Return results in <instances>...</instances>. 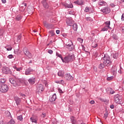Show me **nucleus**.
<instances>
[{"label":"nucleus","instance_id":"obj_1","mask_svg":"<svg viewBox=\"0 0 124 124\" xmlns=\"http://www.w3.org/2000/svg\"><path fill=\"white\" fill-rule=\"evenodd\" d=\"M103 63L99 65V68L100 69H103L104 67H109L112 64V61H111V58L107 54H104V57L102 58Z\"/></svg>","mask_w":124,"mask_h":124},{"label":"nucleus","instance_id":"obj_2","mask_svg":"<svg viewBox=\"0 0 124 124\" xmlns=\"http://www.w3.org/2000/svg\"><path fill=\"white\" fill-rule=\"evenodd\" d=\"M5 79H0V92L4 93H7V92H8V90L9 89L8 85L5 84Z\"/></svg>","mask_w":124,"mask_h":124},{"label":"nucleus","instance_id":"obj_3","mask_svg":"<svg viewBox=\"0 0 124 124\" xmlns=\"http://www.w3.org/2000/svg\"><path fill=\"white\" fill-rule=\"evenodd\" d=\"M75 56L73 54H69L68 56L65 57L64 59L62 58V61L63 62H65V63H68V62H73Z\"/></svg>","mask_w":124,"mask_h":124},{"label":"nucleus","instance_id":"obj_4","mask_svg":"<svg viewBox=\"0 0 124 124\" xmlns=\"http://www.w3.org/2000/svg\"><path fill=\"white\" fill-rule=\"evenodd\" d=\"M9 80V82L14 87H19L20 86L21 80L19 78H11Z\"/></svg>","mask_w":124,"mask_h":124},{"label":"nucleus","instance_id":"obj_5","mask_svg":"<svg viewBox=\"0 0 124 124\" xmlns=\"http://www.w3.org/2000/svg\"><path fill=\"white\" fill-rule=\"evenodd\" d=\"M45 90V87L44 85L42 84H39L36 86V93L38 94H41Z\"/></svg>","mask_w":124,"mask_h":124},{"label":"nucleus","instance_id":"obj_6","mask_svg":"<svg viewBox=\"0 0 124 124\" xmlns=\"http://www.w3.org/2000/svg\"><path fill=\"white\" fill-rule=\"evenodd\" d=\"M114 100L115 103H117V104H121L122 97H121V95L119 94H116L114 96Z\"/></svg>","mask_w":124,"mask_h":124},{"label":"nucleus","instance_id":"obj_7","mask_svg":"<svg viewBox=\"0 0 124 124\" xmlns=\"http://www.w3.org/2000/svg\"><path fill=\"white\" fill-rule=\"evenodd\" d=\"M23 52L24 55L26 57H28L29 59H31L32 58V54L30 52L28 48L25 47L23 48Z\"/></svg>","mask_w":124,"mask_h":124},{"label":"nucleus","instance_id":"obj_8","mask_svg":"<svg viewBox=\"0 0 124 124\" xmlns=\"http://www.w3.org/2000/svg\"><path fill=\"white\" fill-rule=\"evenodd\" d=\"M2 72L4 74H12V72H11V70L9 69V68L7 67H3L2 68Z\"/></svg>","mask_w":124,"mask_h":124},{"label":"nucleus","instance_id":"obj_9","mask_svg":"<svg viewBox=\"0 0 124 124\" xmlns=\"http://www.w3.org/2000/svg\"><path fill=\"white\" fill-rule=\"evenodd\" d=\"M64 78L66 81H73V80H74V78L70 73L65 74Z\"/></svg>","mask_w":124,"mask_h":124},{"label":"nucleus","instance_id":"obj_10","mask_svg":"<svg viewBox=\"0 0 124 124\" xmlns=\"http://www.w3.org/2000/svg\"><path fill=\"white\" fill-rule=\"evenodd\" d=\"M101 12L105 14H108L109 12H111V9L108 7H105L101 10Z\"/></svg>","mask_w":124,"mask_h":124},{"label":"nucleus","instance_id":"obj_11","mask_svg":"<svg viewBox=\"0 0 124 124\" xmlns=\"http://www.w3.org/2000/svg\"><path fill=\"white\" fill-rule=\"evenodd\" d=\"M70 42H71V44L67 43L66 44V48L68 49L69 51H72V50L74 49V47L73 46V45L72 44V42L70 40Z\"/></svg>","mask_w":124,"mask_h":124},{"label":"nucleus","instance_id":"obj_12","mask_svg":"<svg viewBox=\"0 0 124 124\" xmlns=\"http://www.w3.org/2000/svg\"><path fill=\"white\" fill-rule=\"evenodd\" d=\"M56 99H57V94H56V93H54L53 95L49 96V100L50 102L55 101Z\"/></svg>","mask_w":124,"mask_h":124},{"label":"nucleus","instance_id":"obj_13","mask_svg":"<svg viewBox=\"0 0 124 124\" xmlns=\"http://www.w3.org/2000/svg\"><path fill=\"white\" fill-rule=\"evenodd\" d=\"M31 72H33V69H31V68L29 67V68L27 69L25 71V75H31Z\"/></svg>","mask_w":124,"mask_h":124},{"label":"nucleus","instance_id":"obj_14","mask_svg":"<svg viewBox=\"0 0 124 124\" xmlns=\"http://www.w3.org/2000/svg\"><path fill=\"white\" fill-rule=\"evenodd\" d=\"M47 0H43L42 1V3L44 6V7L46 9L49 8V5H48V3H47V2L46 1Z\"/></svg>","mask_w":124,"mask_h":124},{"label":"nucleus","instance_id":"obj_15","mask_svg":"<svg viewBox=\"0 0 124 124\" xmlns=\"http://www.w3.org/2000/svg\"><path fill=\"white\" fill-rule=\"evenodd\" d=\"M28 81L30 85H33L35 83V78H31Z\"/></svg>","mask_w":124,"mask_h":124},{"label":"nucleus","instance_id":"obj_16","mask_svg":"<svg viewBox=\"0 0 124 124\" xmlns=\"http://www.w3.org/2000/svg\"><path fill=\"white\" fill-rule=\"evenodd\" d=\"M66 23L67 26H71L74 24V21L72 20L71 19H67L66 21Z\"/></svg>","mask_w":124,"mask_h":124},{"label":"nucleus","instance_id":"obj_17","mask_svg":"<svg viewBox=\"0 0 124 124\" xmlns=\"http://www.w3.org/2000/svg\"><path fill=\"white\" fill-rule=\"evenodd\" d=\"M15 100L16 105H20L21 104V99L18 97H15Z\"/></svg>","mask_w":124,"mask_h":124},{"label":"nucleus","instance_id":"obj_18","mask_svg":"<svg viewBox=\"0 0 124 124\" xmlns=\"http://www.w3.org/2000/svg\"><path fill=\"white\" fill-rule=\"evenodd\" d=\"M44 25L46 29H52V25L50 24H48L46 21L44 22Z\"/></svg>","mask_w":124,"mask_h":124},{"label":"nucleus","instance_id":"obj_19","mask_svg":"<svg viewBox=\"0 0 124 124\" xmlns=\"http://www.w3.org/2000/svg\"><path fill=\"white\" fill-rule=\"evenodd\" d=\"M76 4H78V5H82L83 3H84V1L83 0H78L77 1H75L74 2Z\"/></svg>","mask_w":124,"mask_h":124},{"label":"nucleus","instance_id":"obj_20","mask_svg":"<svg viewBox=\"0 0 124 124\" xmlns=\"http://www.w3.org/2000/svg\"><path fill=\"white\" fill-rule=\"evenodd\" d=\"M64 5L65 8H72V7H73V5H72V4H68L67 3H65Z\"/></svg>","mask_w":124,"mask_h":124},{"label":"nucleus","instance_id":"obj_21","mask_svg":"<svg viewBox=\"0 0 124 124\" xmlns=\"http://www.w3.org/2000/svg\"><path fill=\"white\" fill-rule=\"evenodd\" d=\"M64 75V72L62 71H60L58 73V76H59L60 77H63V75Z\"/></svg>","mask_w":124,"mask_h":124},{"label":"nucleus","instance_id":"obj_22","mask_svg":"<svg viewBox=\"0 0 124 124\" xmlns=\"http://www.w3.org/2000/svg\"><path fill=\"white\" fill-rule=\"evenodd\" d=\"M70 120L72 124H75L76 123V120H75V118L74 116H71L70 117Z\"/></svg>","mask_w":124,"mask_h":124},{"label":"nucleus","instance_id":"obj_23","mask_svg":"<svg viewBox=\"0 0 124 124\" xmlns=\"http://www.w3.org/2000/svg\"><path fill=\"white\" fill-rule=\"evenodd\" d=\"M111 71L113 73V74H115V73L117 72V67L115 66L112 67Z\"/></svg>","mask_w":124,"mask_h":124},{"label":"nucleus","instance_id":"obj_24","mask_svg":"<svg viewBox=\"0 0 124 124\" xmlns=\"http://www.w3.org/2000/svg\"><path fill=\"white\" fill-rule=\"evenodd\" d=\"M99 5H101V6H103V5H105L106 3L104 1H99L98 2Z\"/></svg>","mask_w":124,"mask_h":124},{"label":"nucleus","instance_id":"obj_25","mask_svg":"<svg viewBox=\"0 0 124 124\" xmlns=\"http://www.w3.org/2000/svg\"><path fill=\"white\" fill-rule=\"evenodd\" d=\"M73 29L76 31L78 30V25L77 24H74L73 25Z\"/></svg>","mask_w":124,"mask_h":124},{"label":"nucleus","instance_id":"obj_26","mask_svg":"<svg viewBox=\"0 0 124 124\" xmlns=\"http://www.w3.org/2000/svg\"><path fill=\"white\" fill-rule=\"evenodd\" d=\"M91 46L93 47V48H96L97 46H98V44L95 42H93Z\"/></svg>","mask_w":124,"mask_h":124},{"label":"nucleus","instance_id":"obj_27","mask_svg":"<svg viewBox=\"0 0 124 124\" xmlns=\"http://www.w3.org/2000/svg\"><path fill=\"white\" fill-rule=\"evenodd\" d=\"M13 68H14V69H16V71H21V70H22V68L21 67H19V68H17V66H13Z\"/></svg>","mask_w":124,"mask_h":124},{"label":"nucleus","instance_id":"obj_28","mask_svg":"<svg viewBox=\"0 0 124 124\" xmlns=\"http://www.w3.org/2000/svg\"><path fill=\"white\" fill-rule=\"evenodd\" d=\"M30 120L32 123H35V124H37V120L36 119H34L33 117H31L30 118Z\"/></svg>","mask_w":124,"mask_h":124},{"label":"nucleus","instance_id":"obj_29","mask_svg":"<svg viewBox=\"0 0 124 124\" xmlns=\"http://www.w3.org/2000/svg\"><path fill=\"white\" fill-rule=\"evenodd\" d=\"M108 29H109V27L107 26H105L104 28L102 29L101 31H108Z\"/></svg>","mask_w":124,"mask_h":124},{"label":"nucleus","instance_id":"obj_30","mask_svg":"<svg viewBox=\"0 0 124 124\" xmlns=\"http://www.w3.org/2000/svg\"><path fill=\"white\" fill-rule=\"evenodd\" d=\"M104 119H105V120H106V119H107V118H108V111H106L105 113L104 114Z\"/></svg>","mask_w":124,"mask_h":124},{"label":"nucleus","instance_id":"obj_31","mask_svg":"<svg viewBox=\"0 0 124 124\" xmlns=\"http://www.w3.org/2000/svg\"><path fill=\"white\" fill-rule=\"evenodd\" d=\"M16 21H20L22 19V17L21 15H19L16 16Z\"/></svg>","mask_w":124,"mask_h":124},{"label":"nucleus","instance_id":"obj_32","mask_svg":"<svg viewBox=\"0 0 124 124\" xmlns=\"http://www.w3.org/2000/svg\"><path fill=\"white\" fill-rule=\"evenodd\" d=\"M49 33L51 36H54V35H55V32L53 30L49 31Z\"/></svg>","mask_w":124,"mask_h":124},{"label":"nucleus","instance_id":"obj_33","mask_svg":"<svg viewBox=\"0 0 124 124\" xmlns=\"http://www.w3.org/2000/svg\"><path fill=\"white\" fill-rule=\"evenodd\" d=\"M105 25H106V27H108V28H110V21H107L105 23Z\"/></svg>","mask_w":124,"mask_h":124},{"label":"nucleus","instance_id":"obj_34","mask_svg":"<svg viewBox=\"0 0 124 124\" xmlns=\"http://www.w3.org/2000/svg\"><path fill=\"white\" fill-rule=\"evenodd\" d=\"M108 91H109L110 94H113V93H115V91H114V90H112V88H108Z\"/></svg>","mask_w":124,"mask_h":124},{"label":"nucleus","instance_id":"obj_35","mask_svg":"<svg viewBox=\"0 0 124 124\" xmlns=\"http://www.w3.org/2000/svg\"><path fill=\"white\" fill-rule=\"evenodd\" d=\"M118 56H119L118 53H114L112 55V57L114 59H118Z\"/></svg>","mask_w":124,"mask_h":124},{"label":"nucleus","instance_id":"obj_36","mask_svg":"<svg viewBox=\"0 0 124 124\" xmlns=\"http://www.w3.org/2000/svg\"><path fill=\"white\" fill-rule=\"evenodd\" d=\"M86 21H89V22H93V18H91V17H87L86 19Z\"/></svg>","mask_w":124,"mask_h":124},{"label":"nucleus","instance_id":"obj_37","mask_svg":"<svg viewBox=\"0 0 124 124\" xmlns=\"http://www.w3.org/2000/svg\"><path fill=\"white\" fill-rule=\"evenodd\" d=\"M8 124H15V121L13 120H11L9 122L7 123Z\"/></svg>","mask_w":124,"mask_h":124},{"label":"nucleus","instance_id":"obj_38","mask_svg":"<svg viewBox=\"0 0 124 124\" xmlns=\"http://www.w3.org/2000/svg\"><path fill=\"white\" fill-rule=\"evenodd\" d=\"M17 120H19V121H20V122H21V121L23 120V116H22V115H20L17 117Z\"/></svg>","mask_w":124,"mask_h":124},{"label":"nucleus","instance_id":"obj_39","mask_svg":"<svg viewBox=\"0 0 124 124\" xmlns=\"http://www.w3.org/2000/svg\"><path fill=\"white\" fill-rule=\"evenodd\" d=\"M14 53L16 54V55H19V49H14Z\"/></svg>","mask_w":124,"mask_h":124},{"label":"nucleus","instance_id":"obj_40","mask_svg":"<svg viewBox=\"0 0 124 124\" xmlns=\"http://www.w3.org/2000/svg\"><path fill=\"white\" fill-rule=\"evenodd\" d=\"M112 38H113L115 40H118V37H117V35H116V34H114L113 35H112Z\"/></svg>","mask_w":124,"mask_h":124},{"label":"nucleus","instance_id":"obj_41","mask_svg":"<svg viewBox=\"0 0 124 124\" xmlns=\"http://www.w3.org/2000/svg\"><path fill=\"white\" fill-rule=\"evenodd\" d=\"M7 51H11V50H12V47L10 46H7Z\"/></svg>","mask_w":124,"mask_h":124},{"label":"nucleus","instance_id":"obj_42","mask_svg":"<svg viewBox=\"0 0 124 124\" xmlns=\"http://www.w3.org/2000/svg\"><path fill=\"white\" fill-rule=\"evenodd\" d=\"M56 56L59 58H61V60H62V54H60L59 53L56 52Z\"/></svg>","mask_w":124,"mask_h":124},{"label":"nucleus","instance_id":"obj_43","mask_svg":"<svg viewBox=\"0 0 124 124\" xmlns=\"http://www.w3.org/2000/svg\"><path fill=\"white\" fill-rule=\"evenodd\" d=\"M113 78V76L108 77V78H107V80L108 81H111V80H112Z\"/></svg>","mask_w":124,"mask_h":124},{"label":"nucleus","instance_id":"obj_44","mask_svg":"<svg viewBox=\"0 0 124 124\" xmlns=\"http://www.w3.org/2000/svg\"><path fill=\"white\" fill-rule=\"evenodd\" d=\"M47 53H48L50 55H52V54H53V50H52L51 49H48L47 51Z\"/></svg>","mask_w":124,"mask_h":124},{"label":"nucleus","instance_id":"obj_45","mask_svg":"<svg viewBox=\"0 0 124 124\" xmlns=\"http://www.w3.org/2000/svg\"><path fill=\"white\" fill-rule=\"evenodd\" d=\"M0 124H8V123H6V122L4 121L3 120H1L0 122Z\"/></svg>","mask_w":124,"mask_h":124},{"label":"nucleus","instance_id":"obj_46","mask_svg":"<svg viewBox=\"0 0 124 124\" xmlns=\"http://www.w3.org/2000/svg\"><path fill=\"white\" fill-rule=\"evenodd\" d=\"M116 5H117V4H114L113 3H110V6L111 7H115L116 6Z\"/></svg>","mask_w":124,"mask_h":124},{"label":"nucleus","instance_id":"obj_47","mask_svg":"<svg viewBox=\"0 0 124 124\" xmlns=\"http://www.w3.org/2000/svg\"><path fill=\"white\" fill-rule=\"evenodd\" d=\"M3 34V30L2 29H0V36Z\"/></svg>","mask_w":124,"mask_h":124},{"label":"nucleus","instance_id":"obj_48","mask_svg":"<svg viewBox=\"0 0 124 124\" xmlns=\"http://www.w3.org/2000/svg\"><path fill=\"white\" fill-rule=\"evenodd\" d=\"M58 91H59V93H63V92H62V89H61V88L58 89Z\"/></svg>","mask_w":124,"mask_h":124},{"label":"nucleus","instance_id":"obj_49","mask_svg":"<svg viewBox=\"0 0 124 124\" xmlns=\"http://www.w3.org/2000/svg\"><path fill=\"white\" fill-rule=\"evenodd\" d=\"M41 117H42V118H45V117H46V113H45V112H43V113H42V114L41 115Z\"/></svg>","mask_w":124,"mask_h":124},{"label":"nucleus","instance_id":"obj_50","mask_svg":"<svg viewBox=\"0 0 124 124\" xmlns=\"http://www.w3.org/2000/svg\"><path fill=\"white\" fill-rule=\"evenodd\" d=\"M20 9H22V11H25V10L26 9V7H24V6H22L20 7Z\"/></svg>","mask_w":124,"mask_h":124},{"label":"nucleus","instance_id":"obj_51","mask_svg":"<svg viewBox=\"0 0 124 124\" xmlns=\"http://www.w3.org/2000/svg\"><path fill=\"white\" fill-rule=\"evenodd\" d=\"M89 7H86L84 11L85 12H89Z\"/></svg>","mask_w":124,"mask_h":124},{"label":"nucleus","instance_id":"obj_52","mask_svg":"<svg viewBox=\"0 0 124 124\" xmlns=\"http://www.w3.org/2000/svg\"><path fill=\"white\" fill-rule=\"evenodd\" d=\"M78 41H79V42H80V43H82V42H83V39H81V38H78Z\"/></svg>","mask_w":124,"mask_h":124},{"label":"nucleus","instance_id":"obj_53","mask_svg":"<svg viewBox=\"0 0 124 124\" xmlns=\"http://www.w3.org/2000/svg\"><path fill=\"white\" fill-rule=\"evenodd\" d=\"M21 35H18V36H17V41H19V40H20L21 39Z\"/></svg>","mask_w":124,"mask_h":124},{"label":"nucleus","instance_id":"obj_54","mask_svg":"<svg viewBox=\"0 0 124 124\" xmlns=\"http://www.w3.org/2000/svg\"><path fill=\"white\" fill-rule=\"evenodd\" d=\"M8 59H12V58H13V55H12V54L9 55L8 56Z\"/></svg>","mask_w":124,"mask_h":124},{"label":"nucleus","instance_id":"obj_55","mask_svg":"<svg viewBox=\"0 0 124 124\" xmlns=\"http://www.w3.org/2000/svg\"><path fill=\"white\" fill-rule=\"evenodd\" d=\"M110 108H111V109H114V108H115V106H114V105H111L110 106Z\"/></svg>","mask_w":124,"mask_h":124},{"label":"nucleus","instance_id":"obj_56","mask_svg":"<svg viewBox=\"0 0 124 124\" xmlns=\"http://www.w3.org/2000/svg\"><path fill=\"white\" fill-rule=\"evenodd\" d=\"M90 104H94V101L92 100L90 102Z\"/></svg>","mask_w":124,"mask_h":124},{"label":"nucleus","instance_id":"obj_57","mask_svg":"<svg viewBox=\"0 0 124 124\" xmlns=\"http://www.w3.org/2000/svg\"><path fill=\"white\" fill-rule=\"evenodd\" d=\"M121 19L123 20V21H124V14L122 15Z\"/></svg>","mask_w":124,"mask_h":124},{"label":"nucleus","instance_id":"obj_58","mask_svg":"<svg viewBox=\"0 0 124 124\" xmlns=\"http://www.w3.org/2000/svg\"><path fill=\"white\" fill-rule=\"evenodd\" d=\"M2 3H5L6 2V0H1Z\"/></svg>","mask_w":124,"mask_h":124},{"label":"nucleus","instance_id":"obj_59","mask_svg":"<svg viewBox=\"0 0 124 124\" xmlns=\"http://www.w3.org/2000/svg\"><path fill=\"white\" fill-rule=\"evenodd\" d=\"M6 113H7L8 114V116L9 117L10 116V115H11L10 114V112H9V111H6Z\"/></svg>","mask_w":124,"mask_h":124},{"label":"nucleus","instance_id":"obj_60","mask_svg":"<svg viewBox=\"0 0 124 124\" xmlns=\"http://www.w3.org/2000/svg\"><path fill=\"white\" fill-rule=\"evenodd\" d=\"M56 33L57 34H60V30H57Z\"/></svg>","mask_w":124,"mask_h":124},{"label":"nucleus","instance_id":"obj_61","mask_svg":"<svg viewBox=\"0 0 124 124\" xmlns=\"http://www.w3.org/2000/svg\"><path fill=\"white\" fill-rule=\"evenodd\" d=\"M119 73H122V68L120 67V70L118 71Z\"/></svg>","mask_w":124,"mask_h":124},{"label":"nucleus","instance_id":"obj_62","mask_svg":"<svg viewBox=\"0 0 124 124\" xmlns=\"http://www.w3.org/2000/svg\"><path fill=\"white\" fill-rule=\"evenodd\" d=\"M122 32L124 33V26L122 27Z\"/></svg>","mask_w":124,"mask_h":124},{"label":"nucleus","instance_id":"obj_63","mask_svg":"<svg viewBox=\"0 0 124 124\" xmlns=\"http://www.w3.org/2000/svg\"><path fill=\"white\" fill-rule=\"evenodd\" d=\"M60 82H61V84H62V83H64V81H63V80H61V81H60Z\"/></svg>","mask_w":124,"mask_h":124},{"label":"nucleus","instance_id":"obj_64","mask_svg":"<svg viewBox=\"0 0 124 124\" xmlns=\"http://www.w3.org/2000/svg\"><path fill=\"white\" fill-rule=\"evenodd\" d=\"M21 96H23V97L26 96V95H25V94H21Z\"/></svg>","mask_w":124,"mask_h":124}]
</instances>
